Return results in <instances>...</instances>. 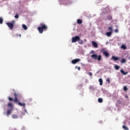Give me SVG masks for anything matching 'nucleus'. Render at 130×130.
I'll list each match as a JSON object with an SVG mask.
<instances>
[{"label":"nucleus","mask_w":130,"mask_h":130,"mask_svg":"<svg viewBox=\"0 0 130 130\" xmlns=\"http://www.w3.org/2000/svg\"><path fill=\"white\" fill-rule=\"evenodd\" d=\"M48 27L47 25L43 23H41L40 24V27H38V30L40 34L43 33V31H46Z\"/></svg>","instance_id":"obj_1"},{"label":"nucleus","mask_w":130,"mask_h":130,"mask_svg":"<svg viewBox=\"0 0 130 130\" xmlns=\"http://www.w3.org/2000/svg\"><path fill=\"white\" fill-rule=\"evenodd\" d=\"M14 96L15 97L14 100H13V98L10 96L8 98L9 101H13V102H15V103H18V96H19V95L17 94L16 92H14Z\"/></svg>","instance_id":"obj_2"},{"label":"nucleus","mask_w":130,"mask_h":130,"mask_svg":"<svg viewBox=\"0 0 130 130\" xmlns=\"http://www.w3.org/2000/svg\"><path fill=\"white\" fill-rule=\"evenodd\" d=\"M91 57L93 58V59H95L100 61L102 59V56L101 55L98 56L96 54H92L91 55Z\"/></svg>","instance_id":"obj_3"},{"label":"nucleus","mask_w":130,"mask_h":130,"mask_svg":"<svg viewBox=\"0 0 130 130\" xmlns=\"http://www.w3.org/2000/svg\"><path fill=\"white\" fill-rule=\"evenodd\" d=\"M81 39V38L80 36H76L75 37L72 38V43H75V42H77V41H79Z\"/></svg>","instance_id":"obj_4"},{"label":"nucleus","mask_w":130,"mask_h":130,"mask_svg":"<svg viewBox=\"0 0 130 130\" xmlns=\"http://www.w3.org/2000/svg\"><path fill=\"white\" fill-rule=\"evenodd\" d=\"M15 21H12V23L11 22H7L6 25L11 29V30H13V28H14V23H15Z\"/></svg>","instance_id":"obj_5"},{"label":"nucleus","mask_w":130,"mask_h":130,"mask_svg":"<svg viewBox=\"0 0 130 130\" xmlns=\"http://www.w3.org/2000/svg\"><path fill=\"white\" fill-rule=\"evenodd\" d=\"M79 61H81V59H75L74 60H72V63L76 64V63H77V62H79Z\"/></svg>","instance_id":"obj_6"},{"label":"nucleus","mask_w":130,"mask_h":130,"mask_svg":"<svg viewBox=\"0 0 130 130\" xmlns=\"http://www.w3.org/2000/svg\"><path fill=\"white\" fill-rule=\"evenodd\" d=\"M17 102L19 106H23V107L24 108L26 107V104H25V103H22L20 102L19 101Z\"/></svg>","instance_id":"obj_7"},{"label":"nucleus","mask_w":130,"mask_h":130,"mask_svg":"<svg viewBox=\"0 0 130 130\" xmlns=\"http://www.w3.org/2000/svg\"><path fill=\"white\" fill-rule=\"evenodd\" d=\"M92 45H93V47H94L95 48H98V44L96 43L95 41H92Z\"/></svg>","instance_id":"obj_8"},{"label":"nucleus","mask_w":130,"mask_h":130,"mask_svg":"<svg viewBox=\"0 0 130 130\" xmlns=\"http://www.w3.org/2000/svg\"><path fill=\"white\" fill-rule=\"evenodd\" d=\"M103 54H104L106 57H108V56H109V53L106 51H104L103 52Z\"/></svg>","instance_id":"obj_9"},{"label":"nucleus","mask_w":130,"mask_h":130,"mask_svg":"<svg viewBox=\"0 0 130 130\" xmlns=\"http://www.w3.org/2000/svg\"><path fill=\"white\" fill-rule=\"evenodd\" d=\"M12 111H13V109H10V110L7 111V115H10V114H11V113H12Z\"/></svg>","instance_id":"obj_10"},{"label":"nucleus","mask_w":130,"mask_h":130,"mask_svg":"<svg viewBox=\"0 0 130 130\" xmlns=\"http://www.w3.org/2000/svg\"><path fill=\"white\" fill-rule=\"evenodd\" d=\"M112 59H113V60L115 61V60H119V58L118 57H115L114 56H113L112 57Z\"/></svg>","instance_id":"obj_11"},{"label":"nucleus","mask_w":130,"mask_h":130,"mask_svg":"<svg viewBox=\"0 0 130 130\" xmlns=\"http://www.w3.org/2000/svg\"><path fill=\"white\" fill-rule=\"evenodd\" d=\"M106 35L108 37H110L111 36V35H112V32H111V31L107 32Z\"/></svg>","instance_id":"obj_12"},{"label":"nucleus","mask_w":130,"mask_h":130,"mask_svg":"<svg viewBox=\"0 0 130 130\" xmlns=\"http://www.w3.org/2000/svg\"><path fill=\"white\" fill-rule=\"evenodd\" d=\"M120 73L124 75H127V74L128 73V72H124V71H123V69H121Z\"/></svg>","instance_id":"obj_13"},{"label":"nucleus","mask_w":130,"mask_h":130,"mask_svg":"<svg viewBox=\"0 0 130 130\" xmlns=\"http://www.w3.org/2000/svg\"><path fill=\"white\" fill-rule=\"evenodd\" d=\"M8 107H10L11 109H13V104L12 103H9L8 104Z\"/></svg>","instance_id":"obj_14"},{"label":"nucleus","mask_w":130,"mask_h":130,"mask_svg":"<svg viewBox=\"0 0 130 130\" xmlns=\"http://www.w3.org/2000/svg\"><path fill=\"white\" fill-rule=\"evenodd\" d=\"M99 82H100V86H102V85H103V80H102V79L100 78L99 80Z\"/></svg>","instance_id":"obj_15"},{"label":"nucleus","mask_w":130,"mask_h":130,"mask_svg":"<svg viewBox=\"0 0 130 130\" xmlns=\"http://www.w3.org/2000/svg\"><path fill=\"white\" fill-rule=\"evenodd\" d=\"M78 43L82 45L84 43V41L82 40H81V39H79V40L78 41Z\"/></svg>","instance_id":"obj_16"},{"label":"nucleus","mask_w":130,"mask_h":130,"mask_svg":"<svg viewBox=\"0 0 130 130\" xmlns=\"http://www.w3.org/2000/svg\"><path fill=\"white\" fill-rule=\"evenodd\" d=\"M107 18V20H112V16L111 15H108Z\"/></svg>","instance_id":"obj_17"},{"label":"nucleus","mask_w":130,"mask_h":130,"mask_svg":"<svg viewBox=\"0 0 130 130\" xmlns=\"http://www.w3.org/2000/svg\"><path fill=\"white\" fill-rule=\"evenodd\" d=\"M82 23H83V21H82V20H81V19H78L77 20V23L78 24H82Z\"/></svg>","instance_id":"obj_18"},{"label":"nucleus","mask_w":130,"mask_h":130,"mask_svg":"<svg viewBox=\"0 0 130 130\" xmlns=\"http://www.w3.org/2000/svg\"><path fill=\"white\" fill-rule=\"evenodd\" d=\"M115 70H116L117 71V70H119V69H120V67L118 66V65H115Z\"/></svg>","instance_id":"obj_19"},{"label":"nucleus","mask_w":130,"mask_h":130,"mask_svg":"<svg viewBox=\"0 0 130 130\" xmlns=\"http://www.w3.org/2000/svg\"><path fill=\"white\" fill-rule=\"evenodd\" d=\"M12 117L13 119H17V118H18V115H12Z\"/></svg>","instance_id":"obj_20"},{"label":"nucleus","mask_w":130,"mask_h":130,"mask_svg":"<svg viewBox=\"0 0 130 130\" xmlns=\"http://www.w3.org/2000/svg\"><path fill=\"white\" fill-rule=\"evenodd\" d=\"M22 27H23V28L24 30H27V29L28 28L27 27V26H26V25H25V24H23V25H22Z\"/></svg>","instance_id":"obj_21"},{"label":"nucleus","mask_w":130,"mask_h":130,"mask_svg":"<svg viewBox=\"0 0 130 130\" xmlns=\"http://www.w3.org/2000/svg\"><path fill=\"white\" fill-rule=\"evenodd\" d=\"M126 62V59H122L121 61V63H125Z\"/></svg>","instance_id":"obj_22"},{"label":"nucleus","mask_w":130,"mask_h":130,"mask_svg":"<svg viewBox=\"0 0 130 130\" xmlns=\"http://www.w3.org/2000/svg\"><path fill=\"white\" fill-rule=\"evenodd\" d=\"M98 102H99V103H102V102H103V100L101 98H99L98 99Z\"/></svg>","instance_id":"obj_23"},{"label":"nucleus","mask_w":130,"mask_h":130,"mask_svg":"<svg viewBox=\"0 0 130 130\" xmlns=\"http://www.w3.org/2000/svg\"><path fill=\"white\" fill-rule=\"evenodd\" d=\"M122 128H123L124 130H128V128H127V127H126L125 125H123V126H122Z\"/></svg>","instance_id":"obj_24"},{"label":"nucleus","mask_w":130,"mask_h":130,"mask_svg":"<svg viewBox=\"0 0 130 130\" xmlns=\"http://www.w3.org/2000/svg\"><path fill=\"white\" fill-rule=\"evenodd\" d=\"M121 48L123 49H126V46H125L124 45H122L121 46Z\"/></svg>","instance_id":"obj_25"},{"label":"nucleus","mask_w":130,"mask_h":130,"mask_svg":"<svg viewBox=\"0 0 130 130\" xmlns=\"http://www.w3.org/2000/svg\"><path fill=\"white\" fill-rule=\"evenodd\" d=\"M4 22V20H3V18L2 17H0V24H3Z\"/></svg>","instance_id":"obj_26"},{"label":"nucleus","mask_w":130,"mask_h":130,"mask_svg":"<svg viewBox=\"0 0 130 130\" xmlns=\"http://www.w3.org/2000/svg\"><path fill=\"white\" fill-rule=\"evenodd\" d=\"M123 90L124 91H127V87L126 86H124L123 87Z\"/></svg>","instance_id":"obj_27"},{"label":"nucleus","mask_w":130,"mask_h":130,"mask_svg":"<svg viewBox=\"0 0 130 130\" xmlns=\"http://www.w3.org/2000/svg\"><path fill=\"white\" fill-rule=\"evenodd\" d=\"M106 81L108 82V84L110 83V79L109 78L107 79Z\"/></svg>","instance_id":"obj_28"},{"label":"nucleus","mask_w":130,"mask_h":130,"mask_svg":"<svg viewBox=\"0 0 130 130\" xmlns=\"http://www.w3.org/2000/svg\"><path fill=\"white\" fill-rule=\"evenodd\" d=\"M15 19H18L19 18V15L18 14H16L15 16Z\"/></svg>","instance_id":"obj_29"},{"label":"nucleus","mask_w":130,"mask_h":130,"mask_svg":"<svg viewBox=\"0 0 130 130\" xmlns=\"http://www.w3.org/2000/svg\"><path fill=\"white\" fill-rule=\"evenodd\" d=\"M109 31H112V27L110 26L108 27Z\"/></svg>","instance_id":"obj_30"},{"label":"nucleus","mask_w":130,"mask_h":130,"mask_svg":"<svg viewBox=\"0 0 130 130\" xmlns=\"http://www.w3.org/2000/svg\"><path fill=\"white\" fill-rule=\"evenodd\" d=\"M115 32H116V33L118 32V29H116L115 30Z\"/></svg>","instance_id":"obj_31"},{"label":"nucleus","mask_w":130,"mask_h":130,"mask_svg":"<svg viewBox=\"0 0 130 130\" xmlns=\"http://www.w3.org/2000/svg\"><path fill=\"white\" fill-rule=\"evenodd\" d=\"M88 75L91 76H92V73L89 72Z\"/></svg>","instance_id":"obj_32"},{"label":"nucleus","mask_w":130,"mask_h":130,"mask_svg":"<svg viewBox=\"0 0 130 130\" xmlns=\"http://www.w3.org/2000/svg\"><path fill=\"white\" fill-rule=\"evenodd\" d=\"M78 71H81V67H78Z\"/></svg>","instance_id":"obj_33"},{"label":"nucleus","mask_w":130,"mask_h":130,"mask_svg":"<svg viewBox=\"0 0 130 130\" xmlns=\"http://www.w3.org/2000/svg\"><path fill=\"white\" fill-rule=\"evenodd\" d=\"M81 64L84 67V66H85V64H83V63H81Z\"/></svg>","instance_id":"obj_34"},{"label":"nucleus","mask_w":130,"mask_h":130,"mask_svg":"<svg viewBox=\"0 0 130 130\" xmlns=\"http://www.w3.org/2000/svg\"><path fill=\"white\" fill-rule=\"evenodd\" d=\"M19 37H21V34H19Z\"/></svg>","instance_id":"obj_35"},{"label":"nucleus","mask_w":130,"mask_h":130,"mask_svg":"<svg viewBox=\"0 0 130 130\" xmlns=\"http://www.w3.org/2000/svg\"><path fill=\"white\" fill-rule=\"evenodd\" d=\"M77 67H78L76 66V67H75V69H77Z\"/></svg>","instance_id":"obj_36"},{"label":"nucleus","mask_w":130,"mask_h":130,"mask_svg":"<svg viewBox=\"0 0 130 130\" xmlns=\"http://www.w3.org/2000/svg\"><path fill=\"white\" fill-rule=\"evenodd\" d=\"M126 97L127 98V96H126Z\"/></svg>","instance_id":"obj_37"}]
</instances>
